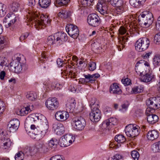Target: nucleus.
<instances>
[{"instance_id": "f3484780", "label": "nucleus", "mask_w": 160, "mask_h": 160, "mask_svg": "<svg viewBox=\"0 0 160 160\" xmlns=\"http://www.w3.org/2000/svg\"><path fill=\"white\" fill-rule=\"evenodd\" d=\"M146 105L149 107L150 109H147V111L151 112L155 109H158V106L156 98L155 97H151L147 100L146 101Z\"/></svg>"}, {"instance_id": "bb28decb", "label": "nucleus", "mask_w": 160, "mask_h": 160, "mask_svg": "<svg viewBox=\"0 0 160 160\" xmlns=\"http://www.w3.org/2000/svg\"><path fill=\"white\" fill-rule=\"evenodd\" d=\"M33 106L32 105H29L25 107L22 108L20 110L17 112L18 115L23 116L28 114L31 112L33 109Z\"/></svg>"}, {"instance_id": "3c124183", "label": "nucleus", "mask_w": 160, "mask_h": 160, "mask_svg": "<svg viewBox=\"0 0 160 160\" xmlns=\"http://www.w3.org/2000/svg\"><path fill=\"white\" fill-rule=\"evenodd\" d=\"M30 151L31 156H32L35 154L38 151V149L35 146H33L32 147H30Z\"/></svg>"}, {"instance_id": "9d476101", "label": "nucleus", "mask_w": 160, "mask_h": 160, "mask_svg": "<svg viewBox=\"0 0 160 160\" xmlns=\"http://www.w3.org/2000/svg\"><path fill=\"white\" fill-rule=\"evenodd\" d=\"M87 22L89 25L93 27L98 26L101 22V19L97 14L92 13L89 14L87 18Z\"/></svg>"}, {"instance_id": "f8f14e48", "label": "nucleus", "mask_w": 160, "mask_h": 160, "mask_svg": "<svg viewBox=\"0 0 160 160\" xmlns=\"http://www.w3.org/2000/svg\"><path fill=\"white\" fill-rule=\"evenodd\" d=\"M17 21L16 17L15 15L12 12L8 14L3 19V23L5 27L8 28L13 25Z\"/></svg>"}, {"instance_id": "58836bf2", "label": "nucleus", "mask_w": 160, "mask_h": 160, "mask_svg": "<svg viewBox=\"0 0 160 160\" xmlns=\"http://www.w3.org/2000/svg\"><path fill=\"white\" fill-rule=\"evenodd\" d=\"M4 141L3 142V146L2 148L4 149H7L9 148L11 145V142L10 141V139L9 138L6 139V140L3 139Z\"/></svg>"}, {"instance_id": "a878e982", "label": "nucleus", "mask_w": 160, "mask_h": 160, "mask_svg": "<svg viewBox=\"0 0 160 160\" xmlns=\"http://www.w3.org/2000/svg\"><path fill=\"white\" fill-rule=\"evenodd\" d=\"M76 101L74 98H71L68 99L66 105V110L70 111V112H72L75 107Z\"/></svg>"}, {"instance_id": "ea45409f", "label": "nucleus", "mask_w": 160, "mask_h": 160, "mask_svg": "<svg viewBox=\"0 0 160 160\" xmlns=\"http://www.w3.org/2000/svg\"><path fill=\"white\" fill-rule=\"evenodd\" d=\"M30 147H25L23 151H22V153H23L25 156H31Z\"/></svg>"}, {"instance_id": "774afa93", "label": "nucleus", "mask_w": 160, "mask_h": 160, "mask_svg": "<svg viewBox=\"0 0 160 160\" xmlns=\"http://www.w3.org/2000/svg\"><path fill=\"white\" fill-rule=\"evenodd\" d=\"M155 26L157 28L160 27V16L158 18Z\"/></svg>"}, {"instance_id": "f03ea898", "label": "nucleus", "mask_w": 160, "mask_h": 160, "mask_svg": "<svg viewBox=\"0 0 160 160\" xmlns=\"http://www.w3.org/2000/svg\"><path fill=\"white\" fill-rule=\"evenodd\" d=\"M138 21L141 26L148 28L153 23L154 18L152 13L148 11L142 12L140 14Z\"/></svg>"}, {"instance_id": "9b49d317", "label": "nucleus", "mask_w": 160, "mask_h": 160, "mask_svg": "<svg viewBox=\"0 0 160 160\" xmlns=\"http://www.w3.org/2000/svg\"><path fill=\"white\" fill-rule=\"evenodd\" d=\"M66 31L68 35L73 38H77L79 35V30L76 25L73 24H68L66 27Z\"/></svg>"}, {"instance_id": "393cba45", "label": "nucleus", "mask_w": 160, "mask_h": 160, "mask_svg": "<svg viewBox=\"0 0 160 160\" xmlns=\"http://www.w3.org/2000/svg\"><path fill=\"white\" fill-rule=\"evenodd\" d=\"M52 128L58 134H62L64 132V128L63 125L60 123L53 124Z\"/></svg>"}, {"instance_id": "0eeeda50", "label": "nucleus", "mask_w": 160, "mask_h": 160, "mask_svg": "<svg viewBox=\"0 0 160 160\" xmlns=\"http://www.w3.org/2000/svg\"><path fill=\"white\" fill-rule=\"evenodd\" d=\"M138 126L135 124H130L126 127L125 133L128 137L133 138L138 136L139 133Z\"/></svg>"}, {"instance_id": "f257e3e1", "label": "nucleus", "mask_w": 160, "mask_h": 160, "mask_svg": "<svg viewBox=\"0 0 160 160\" xmlns=\"http://www.w3.org/2000/svg\"><path fill=\"white\" fill-rule=\"evenodd\" d=\"M25 122L31 123L34 122L39 129L38 134H41V136L45 135L48 128V123L46 118L40 114H36L29 117L27 118Z\"/></svg>"}, {"instance_id": "20e7f679", "label": "nucleus", "mask_w": 160, "mask_h": 160, "mask_svg": "<svg viewBox=\"0 0 160 160\" xmlns=\"http://www.w3.org/2000/svg\"><path fill=\"white\" fill-rule=\"evenodd\" d=\"M150 44L149 39L144 37L138 39L135 45V49L138 52H142L146 50Z\"/></svg>"}, {"instance_id": "5701e85b", "label": "nucleus", "mask_w": 160, "mask_h": 160, "mask_svg": "<svg viewBox=\"0 0 160 160\" xmlns=\"http://www.w3.org/2000/svg\"><path fill=\"white\" fill-rule=\"evenodd\" d=\"M141 76L140 78L141 81L146 82L154 81L155 78V76L150 72L148 73L146 72L145 74L144 73Z\"/></svg>"}, {"instance_id": "c9c22d12", "label": "nucleus", "mask_w": 160, "mask_h": 160, "mask_svg": "<svg viewBox=\"0 0 160 160\" xmlns=\"http://www.w3.org/2000/svg\"><path fill=\"white\" fill-rule=\"evenodd\" d=\"M37 94L34 92H30L26 95L27 99L30 100L35 101L37 98Z\"/></svg>"}, {"instance_id": "4d7b16f0", "label": "nucleus", "mask_w": 160, "mask_h": 160, "mask_svg": "<svg viewBox=\"0 0 160 160\" xmlns=\"http://www.w3.org/2000/svg\"><path fill=\"white\" fill-rule=\"evenodd\" d=\"M50 149V148L48 146V143L44 144L42 148V150L43 152H47Z\"/></svg>"}, {"instance_id": "79ce46f5", "label": "nucleus", "mask_w": 160, "mask_h": 160, "mask_svg": "<svg viewBox=\"0 0 160 160\" xmlns=\"http://www.w3.org/2000/svg\"><path fill=\"white\" fill-rule=\"evenodd\" d=\"M131 155L134 160H138L139 154L138 152L136 150H133L131 152Z\"/></svg>"}, {"instance_id": "a18cd8bd", "label": "nucleus", "mask_w": 160, "mask_h": 160, "mask_svg": "<svg viewBox=\"0 0 160 160\" xmlns=\"http://www.w3.org/2000/svg\"><path fill=\"white\" fill-rule=\"evenodd\" d=\"M22 151H21L16 154L15 156V160H23L24 156H25L23 153H22Z\"/></svg>"}, {"instance_id": "e433bc0d", "label": "nucleus", "mask_w": 160, "mask_h": 160, "mask_svg": "<svg viewBox=\"0 0 160 160\" xmlns=\"http://www.w3.org/2000/svg\"><path fill=\"white\" fill-rule=\"evenodd\" d=\"M115 140L118 143H123L125 141L126 139L124 136L120 134L115 136Z\"/></svg>"}, {"instance_id": "aec40b11", "label": "nucleus", "mask_w": 160, "mask_h": 160, "mask_svg": "<svg viewBox=\"0 0 160 160\" xmlns=\"http://www.w3.org/2000/svg\"><path fill=\"white\" fill-rule=\"evenodd\" d=\"M55 117L58 121L63 122L66 121L69 117L68 112L62 111L57 112L55 114Z\"/></svg>"}, {"instance_id": "37998d69", "label": "nucleus", "mask_w": 160, "mask_h": 160, "mask_svg": "<svg viewBox=\"0 0 160 160\" xmlns=\"http://www.w3.org/2000/svg\"><path fill=\"white\" fill-rule=\"evenodd\" d=\"M128 39V38H126L125 36L123 37L122 38V46H118V49L119 51H121L122 50L124 47V44L127 42Z\"/></svg>"}, {"instance_id": "2f4dec72", "label": "nucleus", "mask_w": 160, "mask_h": 160, "mask_svg": "<svg viewBox=\"0 0 160 160\" xmlns=\"http://www.w3.org/2000/svg\"><path fill=\"white\" fill-rule=\"evenodd\" d=\"M152 63L156 67L160 65V53H157L154 56Z\"/></svg>"}, {"instance_id": "39448f33", "label": "nucleus", "mask_w": 160, "mask_h": 160, "mask_svg": "<svg viewBox=\"0 0 160 160\" xmlns=\"http://www.w3.org/2000/svg\"><path fill=\"white\" fill-rule=\"evenodd\" d=\"M91 112L89 114L90 119L93 122H98L101 118V113L99 108L95 107V104H91Z\"/></svg>"}, {"instance_id": "f704fd0d", "label": "nucleus", "mask_w": 160, "mask_h": 160, "mask_svg": "<svg viewBox=\"0 0 160 160\" xmlns=\"http://www.w3.org/2000/svg\"><path fill=\"white\" fill-rule=\"evenodd\" d=\"M58 143V141L55 138H52L48 142V146L50 149L55 148Z\"/></svg>"}, {"instance_id": "cd10ccee", "label": "nucleus", "mask_w": 160, "mask_h": 160, "mask_svg": "<svg viewBox=\"0 0 160 160\" xmlns=\"http://www.w3.org/2000/svg\"><path fill=\"white\" fill-rule=\"evenodd\" d=\"M158 136L159 134L158 132L155 130L149 131L147 134L148 139L152 141L157 139L158 138Z\"/></svg>"}, {"instance_id": "e2e57ef3", "label": "nucleus", "mask_w": 160, "mask_h": 160, "mask_svg": "<svg viewBox=\"0 0 160 160\" xmlns=\"http://www.w3.org/2000/svg\"><path fill=\"white\" fill-rule=\"evenodd\" d=\"M0 103L2 105H0V117L1 116V115L2 113L4 111V104L2 102H0Z\"/></svg>"}, {"instance_id": "423d86ee", "label": "nucleus", "mask_w": 160, "mask_h": 160, "mask_svg": "<svg viewBox=\"0 0 160 160\" xmlns=\"http://www.w3.org/2000/svg\"><path fill=\"white\" fill-rule=\"evenodd\" d=\"M117 120L115 118H111L106 120L102 123L101 126L103 132L107 133L116 124Z\"/></svg>"}, {"instance_id": "603ef678", "label": "nucleus", "mask_w": 160, "mask_h": 160, "mask_svg": "<svg viewBox=\"0 0 160 160\" xmlns=\"http://www.w3.org/2000/svg\"><path fill=\"white\" fill-rule=\"evenodd\" d=\"M50 160H65L62 156L59 155L52 157Z\"/></svg>"}, {"instance_id": "0e129e2a", "label": "nucleus", "mask_w": 160, "mask_h": 160, "mask_svg": "<svg viewBox=\"0 0 160 160\" xmlns=\"http://www.w3.org/2000/svg\"><path fill=\"white\" fill-rule=\"evenodd\" d=\"M28 5L29 6L32 7L35 5L36 2L35 0H28Z\"/></svg>"}, {"instance_id": "8fccbe9b", "label": "nucleus", "mask_w": 160, "mask_h": 160, "mask_svg": "<svg viewBox=\"0 0 160 160\" xmlns=\"http://www.w3.org/2000/svg\"><path fill=\"white\" fill-rule=\"evenodd\" d=\"M5 10V6L3 4L0 3V17H2L4 14V12Z\"/></svg>"}, {"instance_id": "c85d7f7f", "label": "nucleus", "mask_w": 160, "mask_h": 160, "mask_svg": "<svg viewBox=\"0 0 160 160\" xmlns=\"http://www.w3.org/2000/svg\"><path fill=\"white\" fill-rule=\"evenodd\" d=\"M55 34L53 35H51L48 37L47 40V44L48 45H59L57 43V40Z\"/></svg>"}, {"instance_id": "1a4fd4ad", "label": "nucleus", "mask_w": 160, "mask_h": 160, "mask_svg": "<svg viewBox=\"0 0 160 160\" xmlns=\"http://www.w3.org/2000/svg\"><path fill=\"white\" fill-rule=\"evenodd\" d=\"M75 138L70 134H66L60 138L59 141L62 147H67L75 141Z\"/></svg>"}, {"instance_id": "de8ad7c7", "label": "nucleus", "mask_w": 160, "mask_h": 160, "mask_svg": "<svg viewBox=\"0 0 160 160\" xmlns=\"http://www.w3.org/2000/svg\"><path fill=\"white\" fill-rule=\"evenodd\" d=\"M88 68L89 70L90 71L94 70L96 68V63L94 62H89L88 63Z\"/></svg>"}, {"instance_id": "680f3d73", "label": "nucleus", "mask_w": 160, "mask_h": 160, "mask_svg": "<svg viewBox=\"0 0 160 160\" xmlns=\"http://www.w3.org/2000/svg\"><path fill=\"white\" fill-rule=\"evenodd\" d=\"M5 133L4 130L0 129V139L3 140L5 139Z\"/></svg>"}, {"instance_id": "5fc2aeb1", "label": "nucleus", "mask_w": 160, "mask_h": 160, "mask_svg": "<svg viewBox=\"0 0 160 160\" xmlns=\"http://www.w3.org/2000/svg\"><path fill=\"white\" fill-rule=\"evenodd\" d=\"M122 82L125 86H127L129 85L131 83V81L128 78L125 79H122Z\"/></svg>"}, {"instance_id": "7ed1b4c3", "label": "nucleus", "mask_w": 160, "mask_h": 160, "mask_svg": "<svg viewBox=\"0 0 160 160\" xmlns=\"http://www.w3.org/2000/svg\"><path fill=\"white\" fill-rule=\"evenodd\" d=\"M71 124L74 129L80 131L84 129L86 125V122L83 117L81 116H77L72 119Z\"/></svg>"}, {"instance_id": "dca6fc26", "label": "nucleus", "mask_w": 160, "mask_h": 160, "mask_svg": "<svg viewBox=\"0 0 160 160\" xmlns=\"http://www.w3.org/2000/svg\"><path fill=\"white\" fill-rule=\"evenodd\" d=\"M110 3L112 6L116 7L118 14H120L123 12L125 5L122 0H112Z\"/></svg>"}, {"instance_id": "a19ab883", "label": "nucleus", "mask_w": 160, "mask_h": 160, "mask_svg": "<svg viewBox=\"0 0 160 160\" xmlns=\"http://www.w3.org/2000/svg\"><path fill=\"white\" fill-rule=\"evenodd\" d=\"M94 0H80L81 4L84 6H88L92 3Z\"/></svg>"}, {"instance_id": "6e6d98bb", "label": "nucleus", "mask_w": 160, "mask_h": 160, "mask_svg": "<svg viewBox=\"0 0 160 160\" xmlns=\"http://www.w3.org/2000/svg\"><path fill=\"white\" fill-rule=\"evenodd\" d=\"M118 31L120 34L123 35L126 32V30L125 28L122 27H120L118 30Z\"/></svg>"}, {"instance_id": "6e6552de", "label": "nucleus", "mask_w": 160, "mask_h": 160, "mask_svg": "<svg viewBox=\"0 0 160 160\" xmlns=\"http://www.w3.org/2000/svg\"><path fill=\"white\" fill-rule=\"evenodd\" d=\"M20 58L18 57V62L13 61L10 64L11 68L14 69V72L15 73H19L21 71L24 72L28 68L27 66L24 64L20 62Z\"/></svg>"}, {"instance_id": "c03bdc74", "label": "nucleus", "mask_w": 160, "mask_h": 160, "mask_svg": "<svg viewBox=\"0 0 160 160\" xmlns=\"http://www.w3.org/2000/svg\"><path fill=\"white\" fill-rule=\"evenodd\" d=\"M57 81L56 80H54L53 82L51 83V82H44V84L45 85L49 86L51 85V87L52 89H54L56 87L57 84Z\"/></svg>"}, {"instance_id": "bf43d9fd", "label": "nucleus", "mask_w": 160, "mask_h": 160, "mask_svg": "<svg viewBox=\"0 0 160 160\" xmlns=\"http://www.w3.org/2000/svg\"><path fill=\"white\" fill-rule=\"evenodd\" d=\"M7 60V59L5 58H2V60L0 63V66L2 67H3L4 66H6L7 65V62L6 61Z\"/></svg>"}, {"instance_id": "412c9836", "label": "nucleus", "mask_w": 160, "mask_h": 160, "mask_svg": "<svg viewBox=\"0 0 160 160\" xmlns=\"http://www.w3.org/2000/svg\"><path fill=\"white\" fill-rule=\"evenodd\" d=\"M83 76L85 78L86 83H93L95 82L96 79L100 76V75L98 73L92 74H84Z\"/></svg>"}, {"instance_id": "a211bd4d", "label": "nucleus", "mask_w": 160, "mask_h": 160, "mask_svg": "<svg viewBox=\"0 0 160 160\" xmlns=\"http://www.w3.org/2000/svg\"><path fill=\"white\" fill-rule=\"evenodd\" d=\"M20 125V122L17 119L11 120L8 125V131L10 132H14L17 130Z\"/></svg>"}, {"instance_id": "72a5a7b5", "label": "nucleus", "mask_w": 160, "mask_h": 160, "mask_svg": "<svg viewBox=\"0 0 160 160\" xmlns=\"http://www.w3.org/2000/svg\"><path fill=\"white\" fill-rule=\"evenodd\" d=\"M50 0H39V5L43 8H47L50 4Z\"/></svg>"}, {"instance_id": "052dcab7", "label": "nucleus", "mask_w": 160, "mask_h": 160, "mask_svg": "<svg viewBox=\"0 0 160 160\" xmlns=\"http://www.w3.org/2000/svg\"><path fill=\"white\" fill-rule=\"evenodd\" d=\"M129 105V103L127 101L123 104L122 105V109H124L125 111H126L128 109Z\"/></svg>"}, {"instance_id": "2eb2a0df", "label": "nucleus", "mask_w": 160, "mask_h": 160, "mask_svg": "<svg viewBox=\"0 0 160 160\" xmlns=\"http://www.w3.org/2000/svg\"><path fill=\"white\" fill-rule=\"evenodd\" d=\"M45 105L48 109L54 110L58 107L59 102L55 98H49L46 101Z\"/></svg>"}, {"instance_id": "b1692460", "label": "nucleus", "mask_w": 160, "mask_h": 160, "mask_svg": "<svg viewBox=\"0 0 160 160\" xmlns=\"http://www.w3.org/2000/svg\"><path fill=\"white\" fill-rule=\"evenodd\" d=\"M110 92L111 93L114 94H120L122 92V91L116 83L112 84L110 87Z\"/></svg>"}, {"instance_id": "4468645a", "label": "nucleus", "mask_w": 160, "mask_h": 160, "mask_svg": "<svg viewBox=\"0 0 160 160\" xmlns=\"http://www.w3.org/2000/svg\"><path fill=\"white\" fill-rule=\"evenodd\" d=\"M98 10L102 15H105L106 17L110 18L109 16L106 15L109 12L108 7L106 3L102 2H99L96 6Z\"/></svg>"}, {"instance_id": "338daca9", "label": "nucleus", "mask_w": 160, "mask_h": 160, "mask_svg": "<svg viewBox=\"0 0 160 160\" xmlns=\"http://www.w3.org/2000/svg\"><path fill=\"white\" fill-rule=\"evenodd\" d=\"M6 75L5 71H3L1 72L0 73V78L1 80H3Z\"/></svg>"}, {"instance_id": "49530a36", "label": "nucleus", "mask_w": 160, "mask_h": 160, "mask_svg": "<svg viewBox=\"0 0 160 160\" xmlns=\"http://www.w3.org/2000/svg\"><path fill=\"white\" fill-rule=\"evenodd\" d=\"M70 0H56V4L60 6H63L68 4Z\"/></svg>"}, {"instance_id": "13d9d810", "label": "nucleus", "mask_w": 160, "mask_h": 160, "mask_svg": "<svg viewBox=\"0 0 160 160\" xmlns=\"http://www.w3.org/2000/svg\"><path fill=\"white\" fill-rule=\"evenodd\" d=\"M122 156L120 155L117 154L113 156V160H122Z\"/></svg>"}, {"instance_id": "6ab92c4d", "label": "nucleus", "mask_w": 160, "mask_h": 160, "mask_svg": "<svg viewBox=\"0 0 160 160\" xmlns=\"http://www.w3.org/2000/svg\"><path fill=\"white\" fill-rule=\"evenodd\" d=\"M51 20L49 19V18L47 15H42L40 17V20L37 22V24L39 27L41 28L45 27L47 24H50Z\"/></svg>"}, {"instance_id": "4c0bfd02", "label": "nucleus", "mask_w": 160, "mask_h": 160, "mask_svg": "<svg viewBox=\"0 0 160 160\" xmlns=\"http://www.w3.org/2000/svg\"><path fill=\"white\" fill-rule=\"evenodd\" d=\"M7 40V38L6 36H0V49L2 48V47L6 44Z\"/></svg>"}, {"instance_id": "864d4df0", "label": "nucleus", "mask_w": 160, "mask_h": 160, "mask_svg": "<svg viewBox=\"0 0 160 160\" xmlns=\"http://www.w3.org/2000/svg\"><path fill=\"white\" fill-rule=\"evenodd\" d=\"M29 35V33L28 32H26L22 34L19 38V40L21 42L25 40Z\"/></svg>"}, {"instance_id": "ddd939ff", "label": "nucleus", "mask_w": 160, "mask_h": 160, "mask_svg": "<svg viewBox=\"0 0 160 160\" xmlns=\"http://www.w3.org/2000/svg\"><path fill=\"white\" fill-rule=\"evenodd\" d=\"M146 66L148 68H149V64L148 62L143 60L138 61L135 66V70L136 72L142 76L143 74V71L145 70Z\"/></svg>"}, {"instance_id": "473e14b6", "label": "nucleus", "mask_w": 160, "mask_h": 160, "mask_svg": "<svg viewBox=\"0 0 160 160\" xmlns=\"http://www.w3.org/2000/svg\"><path fill=\"white\" fill-rule=\"evenodd\" d=\"M152 149L153 152H160V141L154 143L152 146Z\"/></svg>"}, {"instance_id": "7c9ffc66", "label": "nucleus", "mask_w": 160, "mask_h": 160, "mask_svg": "<svg viewBox=\"0 0 160 160\" xmlns=\"http://www.w3.org/2000/svg\"><path fill=\"white\" fill-rule=\"evenodd\" d=\"M71 13V12L69 10H63L59 12L58 15L59 17L61 18H66L70 17Z\"/></svg>"}, {"instance_id": "4be33fe9", "label": "nucleus", "mask_w": 160, "mask_h": 160, "mask_svg": "<svg viewBox=\"0 0 160 160\" xmlns=\"http://www.w3.org/2000/svg\"><path fill=\"white\" fill-rule=\"evenodd\" d=\"M57 43L58 45L62 44L63 42L67 39V35L65 33L62 32H58L55 33Z\"/></svg>"}, {"instance_id": "09e8293b", "label": "nucleus", "mask_w": 160, "mask_h": 160, "mask_svg": "<svg viewBox=\"0 0 160 160\" xmlns=\"http://www.w3.org/2000/svg\"><path fill=\"white\" fill-rule=\"evenodd\" d=\"M154 42L156 44H160V32L157 33L155 35L154 38Z\"/></svg>"}, {"instance_id": "c756f323", "label": "nucleus", "mask_w": 160, "mask_h": 160, "mask_svg": "<svg viewBox=\"0 0 160 160\" xmlns=\"http://www.w3.org/2000/svg\"><path fill=\"white\" fill-rule=\"evenodd\" d=\"M158 116L153 114L147 115V120L148 122L150 123L153 124L156 122L158 120Z\"/></svg>"}, {"instance_id": "69168bd1", "label": "nucleus", "mask_w": 160, "mask_h": 160, "mask_svg": "<svg viewBox=\"0 0 160 160\" xmlns=\"http://www.w3.org/2000/svg\"><path fill=\"white\" fill-rule=\"evenodd\" d=\"M63 61L60 58H58L57 60V64L59 67H62V65Z\"/></svg>"}]
</instances>
